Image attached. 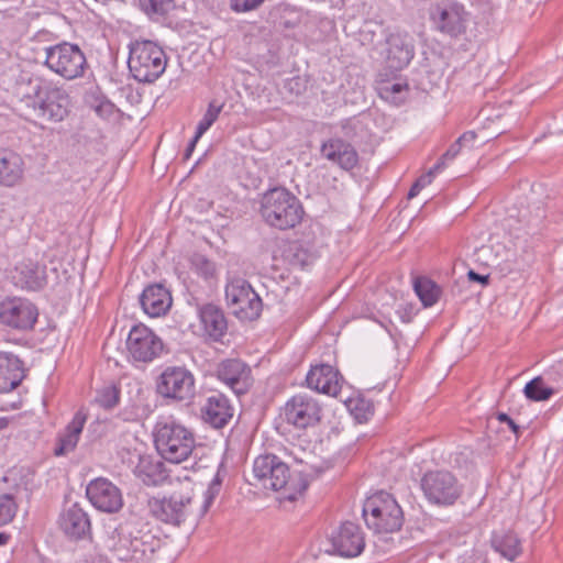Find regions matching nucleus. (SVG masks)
Here are the masks:
<instances>
[{"mask_svg": "<svg viewBox=\"0 0 563 563\" xmlns=\"http://www.w3.org/2000/svg\"><path fill=\"white\" fill-rule=\"evenodd\" d=\"M421 190L420 186L415 181L408 191V199L415 198Z\"/></svg>", "mask_w": 563, "mask_h": 563, "instance_id": "nucleus-58", "label": "nucleus"}, {"mask_svg": "<svg viewBox=\"0 0 563 563\" xmlns=\"http://www.w3.org/2000/svg\"><path fill=\"white\" fill-rule=\"evenodd\" d=\"M320 152L324 158L336 164L344 170L353 169L358 163L356 150L340 137H332L323 142Z\"/></svg>", "mask_w": 563, "mask_h": 563, "instance_id": "nucleus-23", "label": "nucleus"}, {"mask_svg": "<svg viewBox=\"0 0 563 563\" xmlns=\"http://www.w3.org/2000/svg\"><path fill=\"white\" fill-rule=\"evenodd\" d=\"M260 214L272 228L294 229L301 223L305 209L301 201L285 187H274L265 191L260 200Z\"/></svg>", "mask_w": 563, "mask_h": 563, "instance_id": "nucleus-2", "label": "nucleus"}, {"mask_svg": "<svg viewBox=\"0 0 563 563\" xmlns=\"http://www.w3.org/2000/svg\"><path fill=\"white\" fill-rule=\"evenodd\" d=\"M153 438L158 454L175 464L186 461L196 446L194 432L172 418L156 422Z\"/></svg>", "mask_w": 563, "mask_h": 563, "instance_id": "nucleus-3", "label": "nucleus"}, {"mask_svg": "<svg viewBox=\"0 0 563 563\" xmlns=\"http://www.w3.org/2000/svg\"><path fill=\"white\" fill-rule=\"evenodd\" d=\"M199 318L209 339L214 342L221 341L228 330L223 310L217 305L206 303L199 308Z\"/></svg>", "mask_w": 563, "mask_h": 563, "instance_id": "nucleus-26", "label": "nucleus"}, {"mask_svg": "<svg viewBox=\"0 0 563 563\" xmlns=\"http://www.w3.org/2000/svg\"><path fill=\"white\" fill-rule=\"evenodd\" d=\"M289 86H290V90H294L295 88H297L299 86V80L298 79H291L289 81Z\"/></svg>", "mask_w": 563, "mask_h": 563, "instance_id": "nucleus-63", "label": "nucleus"}, {"mask_svg": "<svg viewBox=\"0 0 563 563\" xmlns=\"http://www.w3.org/2000/svg\"><path fill=\"white\" fill-rule=\"evenodd\" d=\"M413 288L424 307L433 306L441 295V288L428 277H417Z\"/></svg>", "mask_w": 563, "mask_h": 563, "instance_id": "nucleus-31", "label": "nucleus"}, {"mask_svg": "<svg viewBox=\"0 0 563 563\" xmlns=\"http://www.w3.org/2000/svg\"><path fill=\"white\" fill-rule=\"evenodd\" d=\"M161 461H152L148 456L141 457L135 467V474L145 485H158L164 478V468Z\"/></svg>", "mask_w": 563, "mask_h": 563, "instance_id": "nucleus-30", "label": "nucleus"}, {"mask_svg": "<svg viewBox=\"0 0 563 563\" xmlns=\"http://www.w3.org/2000/svg\"><path fill=\"white\" fill-rule=\"evenodd\" d=\"M13 279L22 289L41 290L47 285L46 266L33 261L22 262L15 266Z\"/></svg>", "mask_w": 563, "mask_h": 563, "instance_id": "nucleus-24", "label": "nucleus"}, {"mask_svg": "<svg viewBox=\"0 0 563 563\" xmlns=\"http://www.w3.org/2000/svg\"><path fill=\"white\" fill-rule=\"evenodd\" d=\"M216 376L236 395L245 394L252 386L251 367L240 358H225L216 368Z\"/></svg>", "mask_w": 563, "mask_h": 563, "instance_id": "nucleus-17", "label": "nucleus"}, {"mask_svg": "<svg viewBox=\"0 0 563 563\" xmlns=\"http://www.w3.org/2000/svg\"><path fill=\"white\" fill-rule=\"evenodd\" d=\"M63 542L74 550L82 542H92L91 530H60Z\"/></svg>", "mask_w": 563, "mask_h": 563, "instance_id": "nucleus-42", "label": "nucleus"}, {"mask_svg": "<svg viewBox=\"0 0 563 563\" xmlns=\"http://www.w3.org/2000/svg\"><path fill=\"white\" fill-rule=\"evenodd\" d=\"M30 85L31 93L20 100L26 119L58 123L68 117L71 102L64 88L40 78L30 80Z\"/></svg>", "mask_w": 563, "mask_h": 563, "instance_id": "nucleus-1", "label": "nucleus"}, {"mask_svg": "<svg viewBox=\"0 0 563 563\" xmlns=\"http://www.w3.org/2000/svg\"><path fill=\"white\" fill-rule=\"evenodd\" d=\"M143 311L150 317H161L168 312L173 299L170 291L161 283L151 284L140 296Z\"/></svg>", "mask_w": 563, "mask_h": 563, "instance_id": "nucleus-22", "label": "nucleus"}, {"mask_svg": "<svg viewBox=\"0 0 563 563\" xmlns=\"http://www.w3.org/2000/svg\"><path fill=\"white\" fill-rule=\"evenodd\" d=\"M264 0H231L230 8L235 12H247L257 9Z\"/></svg>", "mask_w": 563, "mask_h": 563, "instance_id": "nucleus-46", "label": "nucleus"}, {"mask_svg": "<svg viewBox=\"0 0 563 563\" xmlns=\"http://www.w3.org/2000/svg\"><path fill=\"white\" fill-rule=\"evenodd\" d=\"M344 405L358 422L367 421L374 413L373 402L361 394L346 398Z\"/></svg>", "mask_w": 563, "mask_h": 563, "instance_id": "nucleus-32", "label": "nucleus"}, {"mask_svg": "<svg viewBox=\"0 0 563 563\" xmlns=\"http://www.w3.org/2000/svg\"><path fill=\"white\" fill-rule=\"evenodd\" d=\"M430 21L434 29L452 38H459L467 30L470 13L456 0H440L429 9Z\"/></svg>", "mask_w": 563, "mask_h": 563, "instance_id": "nucleus-9", "label": "nucleus"}, {"mask_svg": "<svg viewBox=\"0 0 563 563\" xmlns=\"http://www.w3.org/2000/svg\"><path fill=\"white\" fill-rule=\"evenodd\" d=\"M194 271L205 279L212 278L216 275V265L209 258L201 254H195L191 258Z\"/></svg>", "mask_w": 563, "mask_h": 563, "instance_id": "nucleus-41", "label": "nucleus"}, {"mask_svg": "<svg viewBox=\"0 0 563 563\" xmlns=\"http://www.w3.org/2000/svg\"><path fill=\"white\" fill-rule=\"evenodd\" d=\"M22 157L10 150H0V185L12 187L18 184L23 176Z\"/></svg>", "mask_w": 563, "mask_h": 563, "instance_id": "nucleus-28", "label": "nucleus"}, {"mask_svg": "<svg viewBox=\"0 0 563 563\" xmlns=\"http://www.w3.org/2000/svg\"><path fill=\"white\" fill-rule=\"evenodd\" d=\"M10 540V534L5 532H0V545H4Z\"/></svg>", "mask_w": 563, "mask_h": 563, "instance_id": "nucleus-60", "label": "nucleus"}, {"mask_svg": "<svg viewBox=\"0 0 563 563\" xmlns=\"http://www.w3.org/2000/svg\"><path fill=\"white\" fill-rule=\"evenodd\" d=\"M343 380L340 372L330 364L312 365L306 376L307 387L318 393L335 397Z\"/></svg>", "mask_w": 563, "mask_h": 563, "instance_id": "nucleus-19", "label": "nucleus"}, {"mask_svg": "<svg viewBox=\"0 0 563 563\" xmlns=\"http://www.w3.org/2000/svg\"><path fill=\"white\" fill-rule=\"evenodd\" d=\"M86 496L93 507L103 512L114 514L123 507L121 490L104 477L90 481Z\"/></svg>", "mask_w": 563, "mask_h": 563, "instance_id": "nucleus-16", "label": "nucleus"}, {"mask_svg": "<svg viewBox=\"0 0 563 563\" xmlns=\"http://www.w3.org/2000/svg\"><path fill=\"white\" fill-rule=\"evenodd\" d=\"M360 121L355 119H347L342 123V130L344 132V135L347 137H353L352 131L357 126Z\"/></svg>", "mask_w": 563, "mask_h": 563, "instance_id": "nucleus-55", "label": "nucleus"}, {"mask_svg": "<svg viewBox=\"0 0 563 563\" xmlns=\"http://www.w3.org/2000/svg\"><path fill=\"white\" fill-rule=\"evenodd\" d=\"M37 307L25 298H7L0 302V322L20 331L32 330L37 321Z\"/></svg>", "mask_w": 563, "mask_h": 563, "instance_id": "nucleus-13", "label": "nucleus"}, {"mask_svg": "<svg viewBox=\"0 0 563 563\" xmlns=\"http://www.w3.org/2000/svg\"><path fill=\"white\" fill-rule=\"evenodd\" d=\"M18 510V505L11 494L0 496V527L12 521Z\"/></svg>", "mask_w": 563, "mask_h": 563, "instance_id": "nucleus-40", "label": "nucleus"}, {"mask_svg": "<svg viewBox=\"0 0 563 563\" xmlns=\"http://www.w3.org/2000/svg\"><path fill=\"white\" fill-rule=\"evenodd\" d=\"M380 27H382V25L377 24V23H372V22L366 23L364 29L361 31L363 43H367L369 45H374L375 44L376 31L378 29H380Z\"/></svg>", "mask_w": 563, "mask_h": 563, "instance_id": "nucleus-48", "label": "nucleus"}, {"mask_svg": "<svg viewBox=\"0 0 563 563\" xmlns=\"http://www.w3.org/2000/svg\"><path fill=\"white\" fill-rule=\"evenodd\" d=\"M490 542L493 549L509 561L521 553V543L514 530H494Z\"/></svg>", "mask_w": 563, "mask_h": 563, "instance_id": "nucleus-29", "label": "nucleus"}, {"mask_svg": "<svg viewBox=\"0 0 563 563\" xmlns=\"http://www.w3.org/2000/svg\"><path fill=\"white\" fill-rule=\"evenodd\" d=\"M199 139L200 137H197V133H195L192 140L189 142V144H188V146H187V148L185 151V154H184V158L185 159H189L190 158V156H191V154H192V152H194V150L196 147V144L199 141Z\"/></svg>", "mask_w": 563, "mask_h": 563, "instance_id": "nucleus-57", "label": "nucleus"}, {"mask_svg": "<svg viewBox=\"0 0 563 563\" xmlns=\"http://www.w3.org/2000/svg\"><path fill=\"white\" fill-rule=\"evenodd\" d=\"M526 397L533 401H544L550 399L555 393L544 379L543 375L537 376L528 382L523 388Z\"/></svg>", "mask_w": 563, "mask_h": 563, "instance_id": "nucleus-33", "label": "nucleus"}, {"mask_svg": "<svg viewBox=\"0 0 563 563\" xmlns=\"http://www.w3.org/2000/svg\"><path fill=\"white\" fill-rule=\"evenodd\" d=\"M255 478L265 489L280 490L290 479V468L275 454L258 455L253 463Z\"/></svg>", "mask_w": 563, "mask_h": 563, "instance_id": "nucleus-12", "label": "nucleus"}, {"mask_svg": "<svg viewBox=\"0 0 563 563\" xmlns=\"http://www.w3.org/2000/svg\"><path fill=\"white\" fill-rule=\"evenodd\" d=\"M141 9L147 14L166 15L175 8V0H139Z\"/></svg>", "mask_w": 563, "mask_h": 563, "instance_id": "nucleus-39", "label": "nucleus"}, {"mask_svg": "<svg viewBox=\"0 0 563 563\" xmlns=\"http://www.w3.org/2000/svg\"><path fill=\"white\" fill-rule=\"evenodd\" d=\"M462 147L463 144L457 139L439 158V161L435 164V169H443L446 166V162L454 159L460 154Z\"/></svg>", "mask_w": 563, "mask_h": 563, "instance_id": "nucleus-45", "label": "nucleus"}, {"mask_svg": "<svg viewBox=\"0 0 563 563\" xmlns=\"http://www.w3.org/2000/svg\"><path fill=\"white\" fill-rule=\"evenodd\" d=\"M118 536V530H111L110 532H107V539L103 541L102 548L108 550H115Z\"/></svg>", "mask_w": 563, "mask_h": 563, "instance_id": "nucleus-53", "label": "nucleus"}, {"mask_svg": "<svg viewBox=\"0 0 563 563\" xmlns=\"http://www.w3.org/2000/svg\"><path fill=\"white\" fill-rule=\"evenodd\" d=\"M467 278L470 282L482 284L483 286H486L489 284V275H482L477 272L470 269L467 272Z\"/></svg>", "mask_w": 563, "mask_h": 563, "instance_id": "nucleus-52", "label": "nucleus"}, {"mask_svg": "<svg viewBox=\"0 0 563 563\" xmlns=\"http://www.w3.org/2000/svg\"><path fill=\"white\" fill-rule=\"evenodd\" d=\"M330 549L325 552L344 558L360 555L365 547V540L361 530H333L329 537Z\"/></svg>", "mask_w": 563, "mask_h": 563, "instance_id": "nucleus-21", "label": "nucleus"}, {"mask_svg": "<svg viewBox=\"0 0 563 563\" xmlns=\"http://www.w3.org/2000/svg\"><path fill=\"white\" fill-rule=\"evenodd\" d=\"M128 66L135 80L152 84L165 71L167 57L164 49L156 43L137 41L130 46Z\"/></svg>", "mask_w": 563, "mask_h": 563, "instance_id": "nucleus-4", "label": "nucleus"}, {"mask_svg": "<svg viewBox=\"0 0 563 563\" xmlns=\"http://www.w3.org/2000/svg\"><path fill=\"white\" fill-rule=\"evenodd\" d=\"M286 257L292 266L305 268L311 263V255L299 243H292L286 251Z\"/></svg>", "mask_w": 563, "mask_h": 563, "instance_id": "nucleus-38", "label": "nucleus"}, {"mask_svg": "<svg viewBox=\"0 0 563 563\" xmlns=\"http://www.w3.org/2000/svg\"><path fill=\"white\" fill-rule=\"evenodd\" d=\"M150 511L159 521L166 525L180 526L186 517L194 512V500L188 498L186 503L173 497L163 500L150 501Z\"/></svg>", "mask_w": 563, "mask_h": 563, "instance_id": "nucleus-20", "label": "nucleus"}, {"mask_svg": "<svg viewBox=\"0 0 563 563\" xmlns=\"http://www.w3.org/2000/svg\"><path fill=\"white\" fill-rule=\"evenodd\" d=\"M367 528H401L404 512L394 496L379 490L369 496L362 509Z\"/></svg>", "mask_w": 563, "mask_h": 563, "instance_id": "nucleus-6", "label": "nucleus"}, {"mask_svg": "<svg viewBox=\"0 0 563 563\" xmlns=\"http://www.w3.org/2000/svg\"><path fill=\"white\" fill-rule=\"evenodd\" d=\"M10 419L7 417H0V430L5 429L9 426Z\"/></svg>", "mask_w": 563, "mask_h": 563, "instance_id": "nucleus-61", "label": "nucleus"}, {"mask_svg": "<svg viewBox=\"0 0 563 563\" xmlns=\"http://www.w3.org/2000/svg\"><path fill=\"white\" fill-rule=\"evenodd\" d=\"M126 350L134 362L151 363L161 356L164 343L152 329L139 323L133 325L129 332Z\"/></svg>", "mask_w": 563, "mask_h": 563, "instance_id": "nucleus-11", "label": "nucleus"}, {"mask_svg": "<svg viewBox=\"0 0 563 563\" xmlns=\"http://www.w3.org/2000/svg\"><path fill=\"white\" fill-rule=\"evenodd\" d=\"M351 527H352V523L350 521L342 522L340 526V528H342V529L351 528Z\"/></svg>", "mask_w": 563, "mask_h": 563, "instance_id": "nucleus-64", "label": "nucleus"}, {"mask_svg": "<svg viewBox=\"0 0 563 563\" xmlns=\"http://www.w3.org/2000/svg\"><path fill=\"white\" fill-rule=\"evenodd\" d=\"M202 420L214 429H222L233 418L234 408L230 399L220 391H212L206 397L200 408Z\"/></svg>", "mask_w": 563, "mask_h": 563, "instance_id": "nucleus-18", "label": "nucleus"}, {"mask_svg": "<svg viewBox=\"0 0 563 563\" xmlns=\"http://www.w3.org/2000/svg\"><path fill=\"white\" fill-rule=\"evenodd\" d=\"M284 415L288 423L299 429H306L321 420L322 408L312 396L297 394L286 402Z\"/></svg>", "mask_w": 563, "mask_h": 563, "instance_id": "nucleus-14", "label": "nucleus"}, {"mask_svg": "<svg viewBox=\"0 0 563 563\" xmlns=\"http://www.w3.org/2000/svg\"><path fill=\"white\" fill-rule=\"evenodd\" d=\"M137 532L141 534L140 538L142 540V543L144 545H148V550L151 552H155L156 550L161 549L163 545H168V534H163V539L158 534H153L152 530H137Z\"/></svg>", "mask_w": 563, "mask_h": 563, "instance_id": "nucleus-44", "label": "nucleus"}, {"mask_svg": "<svg viewBox=\"0 0 563 563\" xmlns=\"http://www.w3.org/2000/svg\"><path fill=\"white\" fill-rule=\"evenodd\" d=\"M120 393V388L115 385H107L97 390L93 401L99 407L109 410L119 404Z\"/></svg>", "mask_w": 563, "mask_h": 563, "instance_id": "nucleus-35", "label": "nucleus"}, {"mask_svg": "<svg viewBox=\"0 0 563 563\" xmlns=\"http://www.w3.org/2000/svg\"><path fill=\"white\" fill-rule=\"evenodd\" d=\"M87 420V415L82 410H78L71 421L65 428V432L59 435L54 454L57 456L65 455L75 450L79 437L82 432Z\"/></svg>", "mask_w": 563, "mask_h": 563, "instance_id": "nucleus-27", "label": "nucleus"}, {"mask_svg": "<svg viewBox=\"0 0 563 563\" xmlns=\"http://www.w3.org/2000/svg\"><path fill=\"white\" fill-rule=\"evenodd\" d=\"M442 169H435V165L428 170V173L421 175L416 183L420 186L421 189L430 185L435 176L437 173L441 172Z\"/></svg>", "mask_w": 563, "mask_h": 563, "instance_id": "nucleus-50", "label": "nucleus"}, {"mask_svg": "<svg viewBox=\"0 0 563 563\" xmlns=\"http://www.w3.org/2000/svg\"><path fill=\"white\" fill-rule=\"evenodd\" d=\"M113 103L107 101L101 102L99 106L96 107V112L100 115L111 114L113 112Z\"/></svg>", "mask_w": 563, "mask_h": 563, "instance_id": "nucleus-56", "label": "nucleus"}, {"mask_svg": "<svg viewBox=\"0 0 563 563\" xmlns=\"http://www.w3.org/2000/svg\"><path fill=\"white\" fill-rule=\"evenodd\" d=\"M155 388L164 399L190 401L196 394V379L185 366H167L156 378Z\"/></svg>", "mask_w": 563, "mask_h": 563, "instance_id": "nucleus-8", "label": "nucleus"}, {"mask_svg": "<svg viewBox=\"0 0 563 563\" xmlns=\"http://www.w3.org/2000/svg\"><path fill=\"white\" fill-rule=\"evenodd\" d=\"M25 377L24 363L15 354L0 352V393L15 389Z\"/></svg>", "mask_w": 563, "mask_h": 563, "instance_id": "nucleus-25", "label": "nucleus"}, {"mask_svg": "<svg viewBox=\"0 0 563 563\" xmlns=\"http://www.w3.org/2000/svg\"><path fill=\"white\" fill-rule=\"evenodd\" d=\"M221 484L222 479L218 472L205 492L202 501L199 505L194 504V510L198 511V516H203L208 511L214 498L220 494Z\"/></svg>", "mask_w": 563, "mask_h": 563, "instance_id": "nucleus-36", "label": "nucleus"}, {"mask_svg": "<svg viewBox=\"0 0 563 563\" xmlns=\"http://www.w3.org/2000/svg\"><path fill=\"white\" fill-rule=\"evenodd\" d=\"M222 108L223 104H218L216 100H212L209 103L206 113L197 125V137H201L212 126V124L218 120Z\"/></svg>", "mask_w": 563, "mask_h": 563, "instance_id": "nucleus-37", "label": "nucleus"}, {"mask_svg": "<svg viewBox=\"0 0 563 563\" xmlns=\"http://www.w3.org/2000/svg\"><path fill=\"white\" fill-rule=\"evenodd\" d=\"M44 64L67 80L82 77L88 67L85 53L77 44L69 42L46 47Z\"/></svg>", "mask_w": 563, "mask_h": 563, "instance_id": "nucleus-5", "label": "nucleus"}, {"mask_svg": "<svg viewBox=\"0 0 563 563\" xmlns=\"http://www.w3.org/2000/svg\"><path fill=\"white\" fill-rule=\"evenodd\" d=\"M225 301L232 313L241 321L257 320L263 310L258 294L244 278H232L225 285Z\"/></svg>", "mask_w": 563, "mask_h": 563, "instance_id": "nucleus-7", "label": "nucleus"}, {"mask_svg": "<svg viewBox=\"0 0 563 563\" xmlns=\"http://www.w3.org/2000/svg\"><path fill=\"white\" fill-rule=\"evenodd\" d=\"M289 86H290V90H294L295 88H297L299 86V80L298 79H291L289 81Z\"/></svg>", "mask_w": 563, "mask_h": 563, "instance_id": "nucleus-62", "label": "nucleus"}, {"mask_svg": "<svg viewBox=\"0 0 563 563\" xmlns=\"http://www.w3.org/2000/svg\"><path fill=\"white\" fill-rule=\"evenodd\" d=\"M91 563H110V561L102 555H97L91 560Z\"/></svg>", "mask_w": 563, "mask_h": 563, "instance_id": "nucleus-59", "label": "nucleus"}, {"mask_svg": "<svg viewBox=\"0 0 563 563\" xmlns=\"http://www.w3.org/2000/svg\"><path fill=\"white\" fill-rule=\"evenodd\" d=\"M385 45L386 66L393 71L406 68L415 56V41L408 32L390 31L385 36Z\"/></svg>", "mask_w": 563, "mask_h": 563, "instance_id": "nucleus-15", "label": "nucleus"}, {"mask_svg": "<svg viewBox=\"0 0 563 563\" xmlns=\"http://www.w3.org/2000/svg\"><path fill=\"white\" fill-rule=\"evenodd\" d=\"M421 488L427 499L435 505L451 506L462 489L455 476L448 471H431L423 475Z\"/></svg>", "mask_w": 563, "mask_h": 563, "instance_id": "nucleus-10", "label": "nucleus"}, {"mask_svg": "<svg viewBox=\"0 0 563 563\" xmlns=\"http://www.w3.org/2000/svg\"><path fill=\"white\" fill-rule=\"evenodd\" d=\"M544 218V211L541 208H537V213L533 219L528 220L527 227L531 233H534V230L539 228L542 219Z\"/></svg>", "mask_w": 563, "mask_h": 563, "instance_id": "nucleus-51", "label": "nucleus"}, {"mask_svg": "<svg viewBox=\"0 0 563 563\" xmlns=\"http://www.w3.org/2000/svg\"><path fill=\"white\" fill-rule=\"evenodd\" d=\"M63 528H90L87 512L78 505H71L62 516Z\"/></svg>", "mask_w": 563, "mask_h": 563, "instance_id": "nucleus-34", "label": "nucleus"}, {"mask_svg": "<svg viewBox=\"0 0 563 563\" xmlns=\"http://www.w3.org/2000/svg\"><path fill=\"white\" fill-rule=\"evenodd\" d=\"M496 419L500 423H506L510 431L515 434L516 439L518 440L522 433V428L516 423L514 419H511L506 412H498L496 415Z\"/></svg>", "mask_w": 563, "mask_h": 563, "instance_id": "nucleus-47", "label": "nucleus"}, {"mask_svg": "<svg viewBox=\"0 0 563 563\" xmlns=\"http://www.w3.org/2000/svg\"><path fill=\"white\" fill-rule=\"evenodd\" d=\"M543 376L555 394L563 391V361L553 364Z\"/></svg>", "mask_w": 563, "mask_h": 563, "instance_id": "nucleus-43", "label": "nucleus"}, {"mask_svg": "<svg viewBox=\"0 0 563 563\" xmlns=\"http://www.w3.org/2000/svg\"><path fill=\"white\" fill-rule=\"evenodd\" d=\"M476 137L477 134L474 131H466L459 137V140L462 142L463 146L473 147Z\"/></svg>", "mask_w": 563, "mask_h": 563, "instance_id": "nucleus-54", "label": "nucleus"}, {"mask_svg": "<svg viewBox=\"0 0 563 563\" xmlns=\"http://www.w3.org/2000/svg\"><path fill=\"white\" fill-rule=\"evenodd\" d=\"M408 86L407 84H391L390 86H386L383 88V93L386 99L393 98L396 99L397 95L401 93L402 91L407 90Z\"/></svg>", "mask_w": 563, "mask_h": 563, "instance_id": "nucleus-49", "label": "nucleus"}]
</instances>
